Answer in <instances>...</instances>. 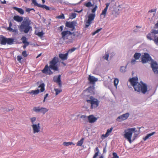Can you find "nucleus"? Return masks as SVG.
<instances>
[{
	"instance_id": "obj_26",
	"label": "nucleus",
	"mask_w": 158,
	"mask_h": 158,
	"mask_svg": "<svg viewBox=\"0 0 158 158\" xmlns=\"http://www.w3.org/2000/svg\"><path fill=\"white\" fill-rule=\"evenodd\" d=\"M94 151L95 152V153L93 156V158H97V157L98 156L99 152V149L98 147H97L95 148ZM99 158H100V157Z\"/></svg>"
},
{
	"instance_id": "obj_11",
	"label": "nucleus",
	"mask_w": 158,
	"mask_h": 158,
	"mask_svg": "<svg viewBox=\"0 0 158 158\" xmlns=\"http://www.w3.org/2000/svg\"><path fill=\"white\" fill-rule=\"evenodd\" d=\"M71 34H72V32L69 31H63L61 33L62 38L64 40L67 39Z\"/></svg>"
},
{
	"instance_id": "obj_21",
	"label": "nucleus",
	"mask_w": 158,
	"mask_h": 158,
	"mask_svg": "<svg viewBox=\"0 0 158 158\" xmlns=\"http://www.w3.org/2000/svg\"><path fill=\"white\" fill-rule=\"evenodd\" d=\"M14 20L18 22H21L23 21V17L20 16L19 15H15L13 17Z\"/></svg>"
},
{
	"instance_id": "obj_33",
	"label": "nucleus",
	"mask_w": 158,
	"mask_h": 158,
	"mask_svg": "<svg viewBox=\"0 0 158 158\" xmlns=\"http://www.w3.org/2000/svg\"><path fill=\"white\" fill-rule=\"evenodd\" d=\"M54 90L56 92V95H57L62 91L61 89H55Z\"/></svg>"
},
{
	"instance_id": "obj_36",
	"label": "nucleus",
	"mask_w": 158,
	"mask_h": 158,
	"mask_svg": "<svg viewBox=\"0 0 158 158\" xmlns=\"http://www.w3.org/2000/svg\"><path fill=\"white\" fill-rule=\"evenodd\" d=\"M91 22L87 20L85 22V27L88 28L89 25L91 23Z\"/></svg>"
},
{
	"instance_id": "obj_9",
	"label": "nucleus",
	"mask_w": 158,
	"mask_h": 158,
	"mask_svg": "<svg viewBox=\"0 0 158 158\" xmlns=\"http://www.w3.org/2000/svg\"><path fill=\"white\" fill-rule=\"evenodd\" d=\"M152 60V59L149 54L147 53H145L141 57V61L143 64L146 63L148 61H151Z\"/></svg>"
},
{
	"instance_id": "obj_35",
	"label": "nucleus",
	"mask_w": 158,
	"mask_h": 158,
	"mask_svg": "<svg viewBox=\"0 0 158 158\" xmlns=\"http://www.w3.org/2000/svg\"><path fill=\"white\" fill-rule=\"evenodd\" d=\"M35 33L36 35L40 37H42L44 34V33H43V31L39 32L37 33H36V32H35Z\"/></svg>"
},
{
	"instance_id": "obj_7",
	"label": "nucleus",
	"mask_w": 158,
	"mask_h": 158,
	"mask_svg": "<svg viewBox=\"0 0 158 158\" xmlns=\"http://www.w3.org/2000/svg\"><path fill=\"white\" fill-rule=\"evenodd\" d=\"M44 86V84L43 83H42L38 87L39 88H41L40 90L38 89L35 90H32L28 92H27V93L31 94H33L35 95H36L40 93V92H43L45 90Z\"/></svg>"
},
{
	"instance_id": "obj_8",
	"label": "nucleus",
	"mask_w": 158,
	"mask_h": 158,
	"mask_svg": "<svg viewBox=\"0 0 158 158\" xmlns=\"http://www.w3.org/2000/svg\"><path fill=\"white\" fill-rule=\"evenodd\" d=\"M32 110L33 111L36 113L41 112L43 114H45L48 111V109L40 106L34 107Z\"/></svg>"
},
{
	"instance_id": "obj_59",
	"label": "nucleus",
	"mask_w": 158,
	"mask_h": 158,
	"mask_svg": "<svg viewBox=\"0 0 158 158\" xmlns=\"http://www.w3.org/2000/svg\"><path fill=\"white\" fill-rule=\"evenodd\" d=\"M44 9H45L47 10H50V8L47 6L46 5Z\"/></svg>"
},
{
	"instance_id": "obj_56",
	"label": "nucleus",
	"mask_w": 158,
	"mask_h": 158,
	"mask_svg": "<svg viewBox=\"0 0 158 158\" xmlns=\"http://www.w3.org/2000/svg\"><path fill=\"white\" fill-rule=\"evenodd\" d=\"M24 45L23 46V48L25 49L26 47L29 44H23Z\"/></svg>"
},
{
	"instance_id": "obj_3",
	"label": "nucleus",
	"mask_w": 158,
	"mask_h": 158,
	"mask_svg": "<svg viewBox=\"0 0 158 158\" xmlns=\"http://www.w3.org/2000/svg\"><path fill=\"white\" fill-rule=\"evenodd\" d=\"M31 22V20L28 17L25 18L21 25L19 26V31L25 33H28L30 30L32 29V27L30 26Z\"/></svg>"
},
{
	"instance_id": "obj_46",
	"label": "nucleus",
	"mask_w": 158,
	"mask_h": 158,
	"mask_svg": "<svg viewBox=\"0 0 158 158\" xmlns=\"http://www.w3.org/2000/svg\"><path fill=\"white\" fill-rule=\"evenodd\" d=\"M109 53H106L105 55L103 56L104 58L107 60L109 57Z\"/></svg>"
},
{
	"instance_id": "obj_20",
	"label": "nucleus",
	"mask_w": 158,
	"mask_h": 158,
	"mask_svg": "<svg viewBox=\"0 0 158 158\" xmlns=\"http://www.w3.org/2000/svg\"><path fill=\"white\" fill-rule=\"evenodd\" d=\"M68 55V53L67 52L64 54L60 53L59 54V58L62 60H65L67 59Z\"/></svg>"
},
{
	"instance_id": "obj_13",
	"label": "nucleus",
	"mask_w": 158,
	"mask_h": 158,
	"mask_svg": "<svg viewBox=\"0 0 158 158\" xmlns=\"http://www.w3.org/2000/svg\"><path fill=\"white\" fill-rule=\"evenodd\" d=\"M129 115V114L128 113H126L118 117L117 119H120L119 121H121L126 119L128 117Z\"/></svg>"
},
{
	"instance_id": "obj_4",
	"label": "nucleus",
	"mask_w": 158,
	"mask_h": 158,
	"mask_svg": "<svg viewBox=\"0 0 158 158\" xmlns=\"http://www.w3.org/2000/svg\"><path fill=\"white\" fill-rule=\"evenodd\" d=\"M85 99L87 103L90 104L91 109H95L99 105L100 101L93 96H87L85 97Z\"/></svg>"
},
{
	"instance_id": "obj_12",
	"label": "nucleus",
	"mask_w": 158,
	"mask_h": 158,
	"mask_svg": "<svg viewBox=\"0 0 158 158\" xmlns=\"http://www.w3.org/2000/svg\"><path fill=\"white\" fill-rule=\"evenodd\" d=\"M109 5L110 3H106V7L102 11L101 13V17L102 16H103V18H105L106 14Z\"/></svg>"
},
{
	"instance_id": "obj_28",
	"label": "nucleus",
	"mask_w": 158,
	"mask_h": 158,
	"mask_svg": "<svg viewBox=\"0 0 158 158\" xmlns=\"http://www.w3.org/2000/svg\"><path fill=\"white\" fill-rule=\"evenodd\" d=\"M141 56V54L140 53H135L134 56V57L135 60H138L139 59Z\"/></svg>"
},
{
	"instance_id": "obj_29",
	"label": "nucleus",
	"mask_w": 158,
	"mask_h": 158,
	"mask_svg": "<svg viewBox=\"0 0 158 158\" xmlns=\"http://www.w3.org/2000/svg\"><path fill=\"white\" fill-rule=\"evenodd\" d=\"M155 133V132H152L151 133L148 134L147 135L143 138V139L144 141L146 140L147 139H148L149 137L152 135H153Z\"/></svg>"
},
{
	"instance_id": "obj_54",
	"label": "nucleus",
	"mask_w": 158,
	"mask_h": 158,
	"mask_svg": "<svg viewBox=\"0 0 158 158\" xmlns=\"http://www.w3.org/2000/svg\"><path fill=\"white\" fill-rule=\"evenodd\" d=\"M136 60H135V59L132 60L131 61V64H134L136 62Z\"/></svg>"
},
{
	"instance_id": "obj_63",
	"label": "nucleus",
	"mask_w": 158,
	"mask_h": 158,
	"mask_svg": "<svg viewBox=\"0 0 158 158\" xmlns=\"http://www.w3.org/2000/svg\"><path fill=\"white\" fill-rule=\"evenodd\" d=\"M42 54V53H41L40 54H39L37 56V57H36V58H38V57H39L40 56H41V55Z\"/></svg>"
},
{
	"instance_id": "obj_17",
	"label": "nucleus",
	"mask_w": 158,
	"mask_h": 158,
	"mask_svg": "<svg viewBox=\"0 0 158 158\" xmlns=\"http://www.w3.org/2000/svg\"><path fill=\"white\" fill-rule=\"evenodd\" d=\"M113 128L111 127L110 129H108L107 130L105 134H103L101 136V138L104 139V138L107 137L111 133Z\"/></svg>"
},
{
	"instance_id": "obj_16",
	"label": "nucleus",
	"mask_w": 158,
	"mask_h": 158,
	"mask_svg": "<svg viewBox=\"0 0 158 158\" xmlns=\"http://www.w3.org/2000/svg\"><path fill=\"white\" fill-rule=\"evenodd\" d=\"M88 80L89 81L90 83L94 84L98 81V79L93 76L89 75L88 78Z\"/></svg>"
},
{
	"instance_id": "obj_58",
	"label": "nucleus",
	"mask_w": 158,
	"mask_h": 158,
	"mask_svg": "<svg viewBox=\"0 0 158 158\" xmlns=\"http://www.w3.org/2000/svg\"><path fill=\"white\" fill-rule=\"evenodd\" d=\"M137 136V134H135L134 135V136L133 137V140H135L136 139V138Z\"/></svg>"
},
{
	"instance_id": "obj_62",
	"label": "nucleus",
	"mask_w": 158,
	"mask_h": 158,
	"mask_svg": "<svg viewBox=\"0 0 158 158\" xmlns=\"http://www.w3.org/2000/svg\"><path fill=\"white\" fill-rule=\"evenodd\" d=\"M1 3L2 4H6V1L5 0H3V1H1Z\"/></svg>"
},
{
	"instance_id": "obj_49",
	"label": "nucleus",
	"mask_w": 158,
	"mask_h": 158,
	"mask_svg": "<svg viewBox=\"0 0 158 158\" xmlns=\"http://www.w3.org/2000/svg\"><path fill=\"white\" fill-rule=\"evenodd\" d=\"M154 42L157 45H158V36L154 39Z\"/></svg>"
},
{
	"instance_id": "obj_43",
	"label": "nucleus",
	"mask_w": 158,
	"mask_h": 158,
	"mask_svg": "<svg viewBox=\"0 0 158 158\" xmlns=\"http://www.w3.org/2000/svg\"><path fill=\"white\" fill-rule=\"evenodd\" d=\"M113 156L112 158H119V156L115 152H113Z\"/></svg>"
},
{
	"instance_id": "obj_42",
	"label": "nucleus",
	"mask_w": 158,
	"mask_h": 158,
	"mask_svg": "<svg viewBox=\"0 0 158 158\" xmlns=\"http://www.w3.org/2000/svg\"><path fill=\"white\" fill-rule=\"evenodd\" d=\"M151 32L155 35L158 34V30H152Z\"/></svg>"
},
{
	"instance_id": "obj_53",
	"label": "nucleus",
	"mask_w": 158,
	"mask_h": 158,
	"mask_svg": "<svg viewBox=\"0 0 158 158\" xmlns=\"http://www.w3.org/2000/svg\"><path fill=\"white\" fill-rule=\"evenodd\" d=\"M45 6H46V5H41V4H39L38 7H41V8L44 9L45 8Z\"/></svg>"
},
{
	"instance_id": "obj_22",
	"label": "nucleus",
	"mask_w": 158,
	"mask_h": 158,
	"mask_svg": "<svg viewBox=\"0 0 158 158\" xmlns=\"http://www.w3.org/2000/svg\"><path fill=\"white\" fill-rule=\"evenodd\" d=\"M54 81L55 82L57 83L59 85L60 87H61L62 86L61 82V75H59L57 78L55 79L54 78Z\"/></svg>"
},
{
	"instance_id": "obj_31",
	"label": "nucleus",
	"mask_w": 158,
	"mask_h": 158,
	"mask_svg": "<svg viewBox=\"0 0 158 158\" xmlns=\"http://www.w3.org/2000/svg\"><path fill=\"white\" fill-rule=\"evenodd\" d=\"M21 40L23 44H29V42H27V39L26 37L25 36L22 37L21 38Z\"/></svg>"
},
{
	"instance_id": "obj_15",
	"label": "nucleus",
	"mask_w": 158,
	"mask_h": 158,
	"mask_svg": "<svg viewBox=\"0 0 158 158\" xmlns=\"http://www.w3.org/2000/svg\"><path fill=\"white\" fill-rule=\"evenodd\" d=\"M66 27L72 28V31L75 29L74 22H67L65 23Z\"/></svg>"
},
{
	"instance_id": "obj_19",
	"label": "nucleus",
	"mask_w": 158,
	"mask_h": 158,
	"mask_svg": "<svg viewBox=\"0 0 158 158\" xmlns=\"http://www.w3.org/2000/svg\"><path fill=\"white\" fill-rule=\"evenodd\" d=\"M7 38L2 35H0V43L1 44L5 45L6 44Z\"/></svg>"
},
{
	"instance_id": "obj_50",
	"label": "nucleus",
	"mask_w": 158,
	"mask_h": 158,
	"mask_svg": "<svg viewBox=\"0 0 158 158\" xmlns=\"http://www.w3.org/2000/svg\"><path fill=\"white\" fill-rule=\"evenodd\" d=\"M97 6H95V7L94 8H93L92 10V12L93 13H94L95 11H96L97 9Z\"/></svg>"
},
{
	"instance_id": "obj_51",
	"label": "nucleus",
	"mask_w": 158,
	"mask_h": 158,
	"mask_svg": "<svg viewBox=\"0 0 158 158\" xmlns=\"http://www.w3.org/2000/svg\"><path fill=\"white\" fill-rule=\"evenodd\" d=\"M64 26L63 25L59 27L58 28V30L60 31H62L63 30V27Z\"/></svg>"
},
{
	"instance_id": "obj_64",
	"label": "nucleus",
	"mask_w": 158,
	"mask_h": 158,
	"mask_svg": "<svg viewBox=\"0 0 158 158\" xmlns=\"http://www.w3.org/2000/svg\"><path fill=\"white\" fill-rule=\"evenodd\" d=\"M73 35L74 36H75V34L74 32H72V34H71V35Z\"/></svg>"
},
{
	"instance_id": "obj_14",
	"label": "nucleus",
	"mask_w": 158,
	"mask_h": 158,
	"mask_svg": "<svg viewBox=\"0 0 158 158\" xmlns=\"http://www.w3.org/2000/svg\"><path fill=\"white\" fill-rule=\"evenodd\" d=\"M156 37L157 36L156 35H155L154 34H153L151 32L148 34L147 35V38L148 39L150 40H153V41L154 40V39H155Z\"/></svg>"
},
{
	"instance_id": "obj_34",
	"label": "nucleus",
	"mask_w": 158,
	"mask_h": 158,
	"mask_svg": "<svg viewBox=\"0 0 158 158\" xmlns=\"http://www.w3.org/2000/svg\"><path fill=\"white\" fill-rule=\"evenodd\" d=\"M119 82L118 79L117 78H115L114 81V86L117 88V85Z\"/></svg>"
},
{
	"instance_id": "obj_41",
	"label": "nucleus",
	"mask_w": 158,
	"mask_h": 158,
	"mask_svg": "<svg viewBox=\"0 0 158 158\" xmlns=\"http://www.w3.org/2000/svg\"><path fill=\"white\" fill-rule=\"evenodd\" d=\"M32 1V3L34 4V5L35 6H38L39 4H38L36 0H31Z\"/></svg>"
},
{
	"instance_id": "obj_2",
	"label": "nucleus",
	"mask_w": 158,
	"mask_h": 158,
	"mask_svg": "<svg viewBox=\"0 0 158 158\" xmlns=\"http://www.w3.org/2000/svg\"><path fill=\"white\" fill-rule=\"evenodd\" d=\"M129 81L135 91L139 92H141L143 94H145L147 92L149 91L147 90V86L143 82L140 83L138 82L137 78L133 77L130 79Z\"/></svg>"
},
{
	"instance_id": "obj_10",
	"label": "nucleus",
	"mask_w": 158,
	"mask_h": 158,
	"mask_svg": "<svg viewBox=\"0 0 158 158\" xmlns=\"http://www.w3.org/2000/svg\"><path fill=\"white\" fill-rule=\"evenodd\" d=\"M151 67L155 74H158V64L155 61L152 62Z\"/></svg>"
},
{
	"instance_id": "obj_47",
	"label": "nucleus",
	"mask_w": 158,
	"mask_h": 158,
	"mask_svg": "<svg viewBox=\"0 0 158 158\" xmlns=\"http://www.w3.org/2000/svg\"><path fill=\"white\" fill-rule=\"evenodd\" d=\"M126 68L123 66H122L120 69V71L122 72H124L125 71Z\"/></svg>"
},
{
	"instance_id": "obj_18",
	"label": "nucleus",
	"mask_w": 158,
	"mask_h": 158,
	"mask_svg": "<svg viewBox=\"0 0 158 158\" xmlns=\"http://www.w3.org/2000/svg\"><path fill=\"white\" fill-rule=\"evenodd\" d=\"M88 120L90 123H94L96 122L97 119V118L95 117L93 115H91L87 117Z\"/></svg>"
},
{
	"instance_id": "obj_5",
	"label": "nucleus",
	"mask_w": 158,
	"mask_h": 158,
	"mask_svg": "<svg viewBox=\"0 0 158 158\" xmlns=\"http://www.w3.org/2000/svg\"><path fill=\"white\" fill-rule=\"evenodd\" d=\"M30 120L31 123V127L32 129L33 133L34 134L38 133L40 131L41 126L40 123H35V122L36 120V118L33 117L30 118Z\"/></svg>"
},
{
	"instance_id": "obj_48",
	"label": "nucleus",
	"mask_w": 158,
	"mask_h": 158,
	"mask_svg": "<svg viewBox=\"0 0 158 158\" xmlns=\"http://www.w3.org/2000/svg\"><path fill=\"white\" fill-rule=\"evenodd\" d=\"M76 48H71V49H69L68 51L67 52L68 53H69V52H73V51H74L76 50Z\"/></svg>"
},
{
	"instance_id": "obj_27",
	"label": "nucleus",
	"mask_w": 158,
	"mask_h": 158,
	"mask_svg": "<svg viewBox=\"0 0 158 158\" xmlns=\"http://www.w3.org/2000/svg\"><path fill=\"white\" fill-rule=\"evenodd\" d=\"M95 17V14H91L89 15L88 17V20L92 22L94 20Z\"/></svg>"
},
{
	"instance_id": "obj_25",
	"label": "nucleus",
	"mask_w": 158,
	"mask_h": 158,
	"mask_svg": "<svg viewBox=\"0 0 158 158\" xmlns=\"http://www.w3.org/2000/svg\"><path fill=\"white\" fill-rule=\"evenodd\" d=\"M14 39L13 38H7L6 44H8L11 45L13 44Z\"/></svg>"
},
{
	"instance_id": "obj_45",
	"label": "nucleus",
	"mask_w": 158,
	"mask_h": 158,
	"mask_svg": "<svg viewBox=\"0 0 158 158\" xmlns=\"http://www.w3.org/2000/svg\"><path fill=\"white\" fill-rule=\"evenodd\" d=\"M76 14L75 13H72L71 15V18L72 19H74L76 18Z\"/></svg>"
},
{
	"instance_id": "obj_1",
	"label": "nucleus",
	"mask_w": 158,
	"mask_h": 158,
	"mask_svg": "<svg viewBox=\"0 0 158 158\" xmlns=\"http://www.w3.org/2000/svg\"><path fill=\"white\" fill-rule=\"evenodd\" d=\"M58 62V57H54L49 62V66H48V64L46 65L43 69L42 70V73L46 75H51L53 73L50 69L55 71H58L59 69L57 65Z\"/></svg>"
},
{
	"instance_id": "obj_44",
	"label": "nucleus",
	"mask_w": 158,
	"mask_h": 158,
	"mask_svg": "<svg viewBox=\"0 0 158 158\" xmlns=\"http://www.w3.org/2000/svg\"><path fill=\"white\" fill-rule=\"evenodd\" d=\"M22 54L23 56L24 57H26L27 56V52L26 51H23L22 53Z\"/></svg>"
},
{
	"instance_id": "obj_55",
	"label": "nucleus",
	"mask_w": 158,
	"mask_h": 158,
	"mask_svg": "<svg viewBox=\"0 0 158 158\" xmlns=\"http://www.w3.org/2000/svg\"><path fill=\"white\" fill-rule=\"evenodd\" d=\"M156 9H152L151 10L149 11L148 13H149V12L151 13V12H155L156 11Z\"/></svg>"
},
{
	"instance_id": "obj_38",
	"label": "nucleus",
	"mask_w": 158,
	"mask_h": 158,
	"mask_svg": "<svg viewBox=\"0 0 158 158\" xmlns=\"http://www.w3.org/2000/svg\"><path fill=\"white\" fill-rule=\"evenodd\" d=\"M102 29V28H100L99 29H98L96 31L92 33V35H95L97 33H98L99 32V31H100Z\"/></svg>"
},
{
	"instance_id": "obj_32",
	"label": "nucleus",
	"mask_w": 158,
	"mask_h": 158,
	"mask_svg": "<svg viewBox=\"0 0 158 158\" xmlns=\"http://www.w3.org/2000/svg\"><path fill=\"white\" fill-rule=\"evenodd\" d=\"M93 4H92L90 2L85 3L84 4V6L87 7L93 6Z\"/></svg>"
},
{
	"instance_id": "obj_30",
	"label": "nucleus",
	"mask_w": 158,
	"mask_h": 158,
	"mask_svg": "<svg viewBox=\"0 0 158 158\" xmlns=\"http://www.w3.org/2000/svg\"><path fill=\"white\" fill-rule=\"evenodd\" d=\"M84 139V138H82L79 141L77 142V146H81L82 145L83 143Z\"/></svg>"
},
{
	"instance_id": "obj_57",
	"label": "nucleus",
	"mask_w": 158,
	"mask_h": 158,
	"mask_svg": "<svg viewBox=\"0 0 158 158\" xmlns=\"http://www.w3.org/2000/svg\"><path fill=\"white\" fill-rule=\"evenodd\" d=\"M48 94H45V95L44 96V99L43 101V102H45L46 98L48 96Z\"/></svg>"
},
{
	"instance_id": "obj_39",
	"label": "nucleus",
	"mask_w": 158,
	"mask_h": 158,
	"mask_svg": "<svg viewBox=\"0 0 158 158\" xmlns=\"http://www.w3.org/2000/svg\"><path fill=\"white\" fill-rule=\"evenodd\" d=\"M63 145L65 146H68L69 145H71L72 144H73L72 142H64L63 143Z\"/></svg>"
},
{
	"instance_id": "obj_6",
	"label": "nucleus",
	"mask_w": 158,
	"mask_h": 158,
	"mask_svg": "<svg viewBox=\"0 0 158 158\" xmlns=\"http://www.w3.org/2000/svg\"><path fill=\"white\" fill-rule=\"evenodd\" d=\"M136 132L135 128H128L124 131L125 133L123 135L124 137L128 140L130 143H131V138L132 136L133 132Z\"/></svg>"
},
{
	"instance_id": "obj_61",
	"label": "nucleus",
	"mask_w": 158,
	"mask_h": 158,
	"mask_svg": "<svg viewBox=\"0 0 158 158\" xmlns=\"http://www.w3.org/2000/svg\"><path fill=\"white\" fill-rule=\"evenodd\" d=\"M155 28H158V21L157 22V23L155 24Z\"/></svg>"
},
{
	"instance_id": "obj_24",
	"label": "nucleus",
	"mask_w": 158,
	"mask_h": 158,
	"mask_svg": "<svg viewBox=\"0 0 158 158\" xmlns=\"http://www.w3.org/2000/svg\"><path fill=\"white\" fill-rule=\"evenodd\" d=\"M13 9L17 11L21 15H23L24 13V11L23 9L20 8H19L16 7H13Z\"/></svg>"
},
{
	"instance_id": "obj_40",
	"label": "nucleus",
	"mask_w": 158,
	"mask_h": 158,
	"mask_svg": "<svg viewBox=\"0 0 158 158\" xmlns=\"http://www.w3.org/2000/svg\"><path fill=\"white\" fill-rule=\"evenodd\" d=\"M94 89V88L93 87L90 86L88 88L87 90L89 92L91 93V91H93Z\"/></svg>"
},
{
	"instance_id": "obj_52",
	"label": "nucleus",
	"mask_w": 158,
	"mask_h": 158,
	"mask_svg": "<svg viewBox=\"0 0 158 158\" xmlns=\"http://www.w3.org/2000/svg\"><path fill=\"white\" fill-rule=\"evenodd\" d=\"M22 59V58L21 56H17V59L18 60L19 62H20L21 60Z\"/></svg>"
},
{
	"instance_id": "obj_23",
	"label": "nucleus",
	"mask_w": 158,
	"mask_h": 158,
	"mask_svg": "<svg viewBox=\"0 0 158 158\" xmlns=\"http://www.w3.org/2000/svg\"><path fill=\"white\" fill-rule=\"evenodd\" d=\"M9 27L7 28V30L10 31L15 32L16 31L15 29H12L11 27L12 26V24L11 22L10 21L9 22Z\"/></svg>"
},
{
	"instance_id": "obj_60",
	"label": "nucleus",
	"mask_w": 158,
	"mask_h": 158,
	"mask_svg": "<svg viewBox=\"0 0 158 158\" xmlns=\"http://www.w3.org/2000/svg\"><path fill=\"white\" fill-rule=\"evenodd\" d=\"M86 118V116L85 115H82L81 116V118L83 119L85 118Z\"/></svg>"
},
{
	"instance_id": "obj_37",
	"label": "nucleus",
	"mask_w": 158,
	"mask_h": 158,
	"mask_svg": "<svg viewBox=\"0 0 158 158\" xmlns=\"http://www.w3.org/2000/svg\"><path fill=\"white\" fill-rule=\"evenodd\" d=\"M56 18L58 19H64L65 17L64 15L61 14L60 15L56 16Z\"/></svg>"
}]
</instances>
